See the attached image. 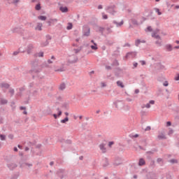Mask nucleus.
<instances>
[{"mask_svg": "<svg viewBox=\"0 0 179 179\" xmlns=\"http://www.w3.org/2000/svg\"><path fill=\"white\" fill-rule=\"evenodd\" d=\"M157 33H159V29H157L153 32V34H152V37H154V38L159 40V41L156 42V44L162 45V39H160V36L157 34Z\"/></svg>", "mask_w": 179, "mask_h": 179, "instance_id": "1", "label": "nucleus"}, {"mask_svg": "<svg viewBox=\"0 0 179 179\" xmlns=\"http://www.w3.org/2000/svg\"><path fill=\"white\" fill-rule=\"evenodd\" d=\"M34 50V46H33L32 44H29L27 45L25 51H27V54H31Z\"/></svg>", "mask_w": 179, "mask_h": 179, "instance_id": "2", "label": "nucleus"}, {"mask_svg": "<svg viewBox=\"0 0 179 179\" xmlns=\"http://www.w3.org/2000/svg\"><path fill=\"white\" fill-rule=\"evenodd\" d=\"M24 51H26V46L22 45L18 49V51H15L13 52V55H17L19 52H24Z\"/></svg>", "mask_w": 179, "mask_h": 179, "instance_id": "3", "label": "nucleus"}, {"mask_svg": "<svg viewBox=\"0 0 179 179\" xmlns=\"http://www.w3.org/2000/svg\"><path fill=\"white\" fill-rule=\"evenodd\" d=\"M31 72H34V73L40 72V69L38 68V66L33 65L31 69Z\"/></svg>", "mask_w": 179, "mask_h": 179, "instance_id": "4", "label": "nucleus"}, {"mask_svg": "<svg viewBox=\"0 0 179 179\" xmlns=\"http://www.w3.org/2000/svg\"><path fill=\"white\" fill-rule=\"evenodd\" d=\"M84 36H86L87 37L90 36V27H85L84 28Z\"/></svg>", "mask_w": 179, "mask_h": 179, "instance_id": "5", "label": "nucleus"}, {"mask_svg": "<svg viewBox=\"0 0 179 179\" xmlns=\"http://www.w3.org/2000/svg\"><path fill=\"white\" fill-rule=\"evenodd\" d=\"M57 111L58 113V114H53V117L55 120H57V118H58V117H59L60 115H62V111L61 110H59V108H58L57 109Z\"/></svg>", "mask_w": 179, "mask_h": 179, "instance_id": "6", "label": "nucleus"}, {"mask_svg": "<svg viewBox=\"0 0 179 179\" xmlns=\"http://www.w3.org/2000/svg\"><path fill=\"white\" fill-rule=\"evenodd\" d=\"M58 22V20H57L56 18L55 19H50L48 23L49 24V26H52V24H55V23H57Z\"/></svg>", "mask_w": 179, "mask_h": 179, "instance_id": "7", "label": "nucleus"}, {"mask_svg": "<svg viewBox=\"0 0 179 179\" xmlns=\"http://www.w3.org/2000/svg\"><path fill=\"white\" fill-rule=\"evenodd\" d=\"M150 104H155V101H150V102L143 106V108H150Z\"/></svg>", "mask_w": 179, "mask_h": 179, "instance_id": "8", "label": "nucleus"}, {"mask_svg": "<svg viewBox=\"0 0 179 179\" xmlns=\"http://www.w3.org/2000/svg\"><path fill=\"white\" fill-rule=\"evenodd\" d=\"M35 30H38V31H41L43 30V24L38 23L36 27H35Z\"/></svg>", "mask_w": 179, "mask_h": 179, "instance_id": "9", "label": "nucleus"}, {"mask_svg": "<svg viewBox=\"0 0 179 179\" xmlns=\"http://www.w3.org/2000/svg\"><path fill=\"white\" fill-rule=\"evenodd\" d=\"M117 85L119 87H122V89H124V87H125V86L124 85V83H122V81H117Z\"/></svg>", "mask_w": 179, "mask_h": 179, "instance_id": "10", "label": "nucleus"}, {"mask_svg": "<svg viewBox=\"0 0 179 179\" xmlns=\"http://www.w3.org/2000/svg\"><path fill=\"white\" fill-rule=\"evenodd\" d=\"M38 20H41L42 22H45L47 20V17L44 15H39L38 16Z\"/></svg>", "mask_w": 179, "mask_h": 179, "instance_id": "11", "label": "nucleus"}, {"mask_svg": "<svg viewBox=\"0 0 179 179\" xmlns=\"http://www.w3.org/2000/svg\"><path fill=\"white\" fill-rule=\"evenodd\" d=\"M165 48H166V50L167 51H173V46H172L171 45H170V44L166 45L165 46Z\"/></svg>", "mask_w": 179, "mask_h": 179, "instance_id": "12", "label": "nucleus"}, {"mask_svg": "<svg viewBox=\"0 0 179 179\" xmlns=\"http://www.w3.org/2000/svg\"><path fill=\"white\" fill-rule=\"evenodd\" d=\"M61 12L66 13L68 12V8L66 7H60Z\"/></svg>", "mask_w": 179, "mask_h": 179, "instance_id": "13", "label": "nucleus"}, {"mask_svg": "<svg viewBox=\"0 0 179 179\" xmlns=\"http://www.w3.org/2000/svg\"><path fill=\"white\" fill-rule=\"evenodd\" d=\"M105 145L104 144H101L99 145V148L101 149V150H102V152H106V148H105Z\"/></svg>", "mask_w": 179, "mask_h": 179, "instance_id": "14", "label": "nucleus"}, {"mask_svg": "<svg viewBox=\"0 0 179 179\" xmlns=\"http://www.w3.org/2000/svg\"><path fill=\"white\" fill-rule=\"evenodd\" d=\"M138 164L139 166H143L145 164V159H140Z\"/></svg>", "mask_w": 179, "mask_h": 179, "instance_id": "15", "label": "nucleus"}, {"mask_svg": "<svg viewBox=\"0 0 179 179\" xmlns=\"http://www.w3.org/2000/svg\"><path fill=\"white\" fill-rule=\"evenodd\" d=\"M69 121V118H68V117H66L65 119L62 120L60 122H62V124H65L66 122H68Z\"/></svg>", "mask_w": 179, "mask_h": 179, "instance_id": "16", "label": "nucleus"}, {"mask_svg": "<svg viewBox=\"0 0 179 179\" xmlns=\"http://www.w3.org/2000/svg\"><path fill=\"white\" fill-rule=\"evenodd\" d=\"M54 61H55V57L54 56H52L51 59H49L48 61V64H52V62H54Z\"/></svg>", "mask_w": 179, "mask_h": 179, "instance_id": "17", "label": "nucleus"}, {"mask_svg": "<svg viewBox=\"0 0 179 179\" xmlns=\"http://www.w3.org/2000/svg\"><path fill=\"white\" fill-rule=\"evenodd\" d=\"M1 87H5L6 89H8L9 87V84L7 83H1Z\"/></svg>", "mask_w": 179, "mask_h": 179, "instance_id": "18", "label": "nucleus"}, {"mask_svg": "<svg viewBox=\"0 0 179 179\" xmlns=\"http://www.w3.org/2000/svg\"><path fill=\"white\" fill-rule=\"evenodd\" d=\"M158 138H159V139H166V136H165L164 134H159V135L158 136Z\"/></svg>", "mask_w": 179, "mask_h": 179, "instance_id": "19", "label": "nucleus"}, {"mask_svg": "<svg viewBox=\"0 0 179 179\" xmlns=\"http://www.w3.org/2000/svg\"><path fill=\"white\" fill-rule=\"evenodd\" d=\"M72 27H73V25H72V23H69L66 29L67 30H71L72 29Z\"/></svg>", "mask_w": 179, "mask_h": 179, "instance_id": "20", "label": "nucleus"}, {"mask_svg": "<svg viewBox=\"0 0 179 179\" xmlns=\"http://www.w3.org/2000/svg\"><path fill=\"white\" fill-rule=\"evenodd\" d=\"M65 87H66L65 84H62V85H60L59 89L60 90H64V89H65Z\"/></svg>", "mask_w": 179, "mask_h": 179, "instance_id": "21", "label": "nucleus"}, {"mask_svg": "<svg viewBox=\"0 0 179 179\" xmlns=\"http://www.w3.org/2000/svg\"><path fill=\"white\" fill-rule=\"evenodd\" d=\"M155 12L160 16L162 15V12H160V10L159 8H155Z\"/></svg>", "mask_w": 179, "mask_h": 179, "instance_id": "22", "label": "nucleus"}, {"mask_svg": "<svg viewBox=\"0 0 179 179\" xmlns=\"http://www.w3.org/2000/svg\"><path fill=\"white\" fill-rule=\"evenodd\" d=\"M94 45H91L92 50H97V44L94 43Z\"/></svg>", "mask_w": 179, "mask_h": 179, "instance_id": "23", "label": "nucleus"}, {"mask_svg": "<svg viewBox=\"0 0 179 179\" xmlns=\"http://www.w3.org/2000/svg\"><path fill=\"white\" fill-rule=\"evenodd\" d=\"M80 51V49H73V52H74V54H78V52H79Z\"/></svg>", "mask_w": 179, "mask_h": 179, "instance_id": "24", "label": "nucleus"}, {"mask_svg": "<svg viewBox=\"0 0 179 179\" xmlns=\"http://www.w3.org/2000/svg\"><path fill=\"white\" fill-rule=\"evenodd\" d=\"M35 8L36 10H40L41 9V7L40 6V4H37Z\"/></svg>", "mask_w": 179, "mask_h": 179, "instance_id": "25", "label": "nucleus"}, {"mask_svg": "<svg viewBox=\"0 0 179 179\" xmlns=\"http://www.w3.org/2000/svg\"><path fill=\"white\" fill-rule=\"evenodd\" d=\"M102 17H103V19H105V20L108 19V17L105 13H102Z\"/></svg>", "mask_w": 179, "mask_h": 179, "instance_id": "26", "label": "nucleus"}, {"mask_svg": "<svg viewBox=\"0 0 179 179\" xmlns=\"http://www.w3.org/2000/svg\"><path fill=\"white\" fill-rule=\"evenodd\" d=\"M38 57H44V52H40L39 53H38Z\"/></svg>", "mask_w": 179, "mask_h": 179, "instance_id": "27", "label": "nucleus"}, {"mask_svg": "<svg viewBox=\"0 0 179 179\" xmlns=\"http://www.w3.org/2000/svg\"><path fill=\"white\" fill-rule=\"evenodd\" d=\"M0 138L1 141H5V135L1 134Z\"/></svg>", "mask_w": 179, "mask_h": 179, "instance_id": "28", "label": "nucleus"}, {"mask_svg": "<svg viewBox=\"0 0 179 179\" xmlns=\"http://www.w3.org/2000/svg\"><path fill=\"white\" fill-rule=\"evenodd\" d=\"M113 144H114V141H110V142L108 143V146H109V148H111V146H113Z\"/></svg>", "mask_w": 179, "mask_h": 179, "instance_id": "29", "label": "nucleus"}, {"mask_svg": "<svg viewBox=\"0 0 179 179\" xmlns=\"http://www.w3.org/2000/svg\"><path fill=\"white\" fill-rule=\"evenodd\" d=\"M6 103H8V101L6 99H2L1 100V103L2 104H6Z\"/></svg>", "mask_w": 179, "mask_h": 179, "instance_id": "30", "label": "nucleus"}, {"mask_svg": "<svg viewBox=\"0 0 179 179\" xmlns=\"http://www.w3.org/2000/svg\"><path fill=\"white\" fill-rule=\"evenodd\" d=\"M145 31H152V27H148L146 29Z\"/></svg>", "mask_w": 179, "mask_h": 179, "instance_id": "31", "label": "nucleus"}, {"mask_svg": "<svg viewBox=\"0 0 179 179\" xmlns=\"http://www.w3.org/2000/svg\"><path fill=\"white\" fill-rule=\"evenodd\" d=\"M101 87H106V86H107V85L106 84V83H101Z\"/></svg>", "mask_w": 179, "mask_h": 179, "instance_id": "32", "label": "nucleus"}, {"mask_svg": "<svg viewBox=\"0 0 179 179\" xmlns=\"http://www.w3.org/2000/svg\"><path fill=\"white\" fill-rule=\"evenodd\" d=\"M140 63L141 64V65H146V62L142 60V61H140Z\"/></svg>", "mask_w": 179, "mask_h": 179, "instance_id": "33", "label": "nucleus"}, {"mask_svg": "<svg viewBox=\"0 0 179 179\" xmlns=\"http://www.w3.org/2000/svg\"><path fill=\"white\" fill-rule=\"evenodd\" d=\"M140 43H141V41L140 40L136 41V45H139Z\"/></svg>", "mask_w": 179, "mask_h": 179, "instance_id": "34", "label": "nucleus"}, {"mask_svg": "<svg viewBox=\"0 0 179 179\" xmlns=\"http://www.w3.org/2000/svg\"><path fill=\"white\" fill-rule=\"evenodd\" d=\"M77 61H78V58L76 57V59L74 60H71V64H73V63L76 62Z\"/></svg>", "mask_w": 179, "mask_h": 179, "instance_id": "35", "label": "nucleus"}, {"mask_svg": "<svg viewBox=\"0 0 179 179\" xmlns=\"http://www.w3.org/2000/svg\"><path fill=\"white\" fill-rule=\"evenodd\" d=\"M171 122H167L166 127H171Z\"/></svg>", "mask_w": 179, "mask_h": 179, "instance_id": "36", "label": "nucleus"}, {"mask_svg": "<svg viewBox=\"0 0 179 179\" xmlns=\"http://www.w3.org/2000/svg\"><path fill=\"white\" fill-rule=\"evenodd\" d=\"M163 85H164V86L167 87V86H169V82L165 81Z\"/></svg>", "mask_w": 179, "mask_h": 179, "instance_id": "37", "label": "nucleus"}, {"mask_svg": "<svg viewBox=\"0 0 179 179\" xmlns=\"http://www.w3.org/2000/svg\"><path fill=\"white\" fill-rule=\"evenodd\" d=\"M175 80H179V74L175 77Z\"/></svg>", "mask_w": 179, "mask_h": 179, "instance_id": "38", "label": "nucleus"}, {"mask_svg": "<svg viewBox=\"0 0 179 179\" xmlns=\"http://www.w3.org/2000/svg\"><path fill=\"white\" fill-rule=\"evenodd\" d=\"M171 163H177V160L171 159Z\"/></svg>", "mask_w": 179, "mask_h": 179, "instance_id": "39", "label": "nucleus"}, {"mask_svg": "<svg viewBox=\"0 0 179 179\" xmlns=\"http://www.w3.org/2000/svg\"><path fill=\"white\" fill-rule=\"evenodd\" d=\"M10 93L11 94H13V93H15V90H10Z\"/></svg>", "mask_w": 179, "mask_h": 179, "instance_id": "40", "label": "nucleus"}, {"mask_svg": "<svg viewBox=\"0 0 179 179\" xmlns=\"http://www.w3.org/2000/svg\"><path fill=\"white\" fill-rule=\"evenodd\" d=\"M133 65L134 68H136L138 66V63H134Z\"/></svg>", "mask_w": 179, "mask_h": 179, "instance_id": "41", "label": "nucleus"}, {"mask_svg": "<svg viewBox=\"0 0 179 179\" xmlns=\"http://www.w3.org/2000/svg\"><path fill=\"white\" fill-rule=\"evenodd\" d=\"M162 160L163 159H162V158H159V159H157V162H158V163H160V162H162Z\"/></svg>", "mask_w": 179, "mask_h": 179, "instance_id": "42", "label": "nucleus"}, {"mask_svg": "<svg viewBox=\"0 0 179 179\" xmlns=\"http://www.w3.org/2000/svg\"><path fill=\"white\" fill-rule=\"evenodd\" d=\"M98 9H103V6H101V5L99 6Z\"/></svg>", "mask_w": 179, "mask_h": 179, "instance_id": "43", "label": "nucleus"}, {"mask_svg": "<svg viewBox=\"0 0 179 179\" xmlns=\"http://www.w3.org/2000/svg\"><path fill=\"white\" fill-rule=\"evenodd\" d=\"M8 138H10V139H13V135H10V136H8Z\"/></svg>", "mask_w": 179, "mask_h": 179, "instance_id": "44", "label": "nucleus"}, {"mask_svg": "<svg viewBox=\"0 0 179 179\" xmlns=\"http://www.w3.org/2000/svg\"><path fill=\"white\" fill-rule=\"evenodd\" d=\"M64 114H65V115H66V117H68V115H69V113L68 112H66Z\"/></svg>", "mask_w": 179, "mask_h": 179, "instance_id": "45", "label": "nucleus"}, {"mask_svg": "<svg viewBox=\"0 0 179 179\" xmlns=\"http://www.w3.org/2000/svg\"><path fill=\"white\" fill-rule=\"evenodd\" d=\"M129 55H132V53H127V57H129Z\"/></svg>", "mask_w": 179, "mask_h": 179, "instance_id": "46", "label": "nucleus"}, {"mask_svg": "<svg viewBox=\"0 0 179 179\" xmlns=\"http://www.w3.org/2000/svg\"><path fill=\"white\" fill-rule=\"evenodd\" d=\"M135 93H139V90H136Z\"/></svg>", "mask_w": 179, "mask_h": 179, "instance_id": "47", "label": "nucleus"}, {"mask_svg": "<svg viewBox=\"0 0 179 179\" xmlns=\"http://www.w3.org/2000/svg\"><path fill=\"white\" fill-rule=\"evenodd\" d=\"M14 151H15V152H17V148H14Z\"/></svg>", "mask_w": 179, "mask_h": 179, "instance_id": "48", "label": "nucleus"}, {"mask_svg": "<svg viewBox=\"0 0 179 179\" xmlns=\"http://www.w3.org/2000/svg\"><path fill=\"white\" fill-rule=\"evenodd\" d=\"M80 40V38H77V39H76V41L78 43V42H79Z\"/></svg>", "mask_w": 179, "mask_h": 179, "instance_id": "49", "label": "nucleus"}, {"mask_svg": "<svg viewBox=\"0 0 179 179\" xmlns=\"http://www.w3.org/2000/svg\"><path fill=\"white\" fill-rule=\"evenodd\" d=\"M19 2V0H16L15 1H13L14 3H17Z\"/></svg>", "mask_w": 179, "mask_h": 179, "instance_id": "50", "label": "nucleus"}, {"mask_svg": "<svg viewBox=\"0 0 179 179\" xmlns=\"http://www.w3.org/2000/svg\"><path fill=\"white\" fill-rule=\"evenodd\" d=\"M20 110H24V107H20Z\"/></svg>", "mask_w": 179, "mask_h": 179, "instance_id": "51", "label": "nucleus"}, {"mask_svg": "<svg viewBox=\"0 0 179 179\" xmlns=\"http://www.w3.org/2000/svg\"><path fill=\"white\" fill-rule=\"evenodd\" d=\"M138 134H136V135L134 136V138H138Z\"/></svg>", "mask_w": 179, "mask_h": 179, "instance_id": "52", "label": "nucleus"}, {"mask_svg": "<svg viewBox=\"0 0 179 179\" xmlns=\"http://www.w3.org/2000/svg\"><path fill=\"white\" fill-rule=\"evenodd\" d=\"M174 48L178 49L179 48V45L178 46H176Z\"/></svg>", "mask_w": 179, "mask_h": 179, "instance_id": "53", "label": "nucleus"}, {"mask_svg": "<svg viewBox=\"0 0 179 179\" xmlns=\"http://www.w3.org/2000/svg\"><path fill=\"white\" fill-rule=\"evenodd\" d=\"M176 9H179V6H176Z\"/></svg>", "mask_w": 179, "mask_h": 179, "instance_id": "54", "label": "nucleus"}, {"mask_svg": "<svg viewBox=\"0 0 179 179\" xmlns=\"http://www.w3.org/2000/svg\"><path fill=\"white\" fill-rule=\"evenodd\" d=\"M176 44H179V41H176Z\"/></svg>", "mask_w": 179, "mask_h": 179, "instance_id": "55", "label": "nucleus"}, {"mask_svg": "<svg viewBox=\"0 0 179 179\" xmlns=\"http://www.w3.org/2000/svg\"><path fill=\"white\" fill-rule=\"evenodd\" d=\"M18 148H20V149H21L22 148V146H20V145H18Z\"/></svg>", "mask_w": 179, "mask_h": 179, "instance_id": "56", "label": "nucleus"}, {"mask_svg": "<svg viewBox=\"0 0 179 179\" xmlns=\"http://www.w3.org/2000/svg\"><path fill=\"white\" fill-rule=\"evenodd\" d=\"M54 164V162H50V165L52 166Z\"/></svg>", "mask_w": 179, "mask_h": 179, "instance_id": "57", "label": "nucleus"}, {"mask_svg": "<svg viewBox=\"0 0 179 179\" xmlns=\"http://www.w3.org/2000/svg\"><path fill=\"white\" fill-rule=\"evenodd\" d=\"M134 24H138V22H133Z\"/></svg>", "mask_w": 179, "mask_h": 179, "instance_id": "58", "label": "nucleus"}, {"mask_svg": "<svg viewBox=\"0 0 179 179\" xmlns=\"http://www.w3.org/2000/svg\"><path fill=\"white\" fill-rule=\"evenodd\" d=\"M24 114H27V112H26V111H24Z\"/></svg>", "mask_w": 179, "mask_h": 179, "instance_id": "59", "label": "nucleus"}, {"mask_svg": "<svg viewBox=\"0 0 179 179\" xmlns=\"http://www.w3.org/2000/svg\"><path fill=\"white\" fill-rule=\"evenodd\" d=\"M79 118H80V120H82V116H80Z\"/></svg>", "mask_w": 179, "mask_h": 179, "instance_id": "60", "label": "nucleus"}, {"mask_svg": "<svg viewBox=\"0 0 179 179\" xmlns=\"http://www.w3.org/2000/svg\"><path fill=\"white\" fill-rule=\"evenodd\" d=\"M76 118H77L76 116H74V120H76Z\"/></svg>", "mask_w": 179, "mask_h": 179, "instance_id": "61", "label": "nucleus"}, {"mask_svg": "<svg viewBox=\"0 0 179 179\" xmlns=\"http://www.w3.org/2000/svg\"><path fill=\"white\" fill-rule=\"evenodd\" d=\"M156 1V2H159V1H160V0H155Z\"/></svg>", "mask_w": 179, "mask_h": 179, "instance_id": "62", "label": "nucleus"}, {"mask_svg": "<svg viewBox=\"0 0 179 179\" xmlns=\"http://www.w3.org/2000/svg\"><path fill=\"white\" fill-rule=\"evenodd\" d=\"M92 43H94V41H91Z\"/></svg>", "mask_w": 179, "mask_h": 179, "instance_id": "63", "label": "nucleus"}, {"mask_svg": "<svg viewBox=\"0 0 179 179\" xmlns=\"http://www.w3.org/2000/svg\"><path fill=\"white\" fill-rule=\"evenodd\" d=\"M25 150H29V148H26Z\"/></svg>", "mask_w": 179, "mask_h": 179, "instance_id": "64", "label": "nucleus"}]
</instances>
